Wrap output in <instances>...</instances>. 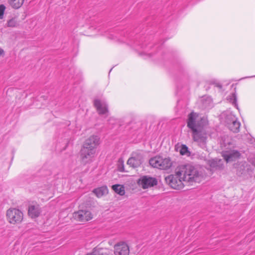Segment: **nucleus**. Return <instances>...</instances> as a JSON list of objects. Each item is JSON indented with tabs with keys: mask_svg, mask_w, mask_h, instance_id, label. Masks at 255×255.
Segmentation results:
<instances>
[{
	"mask_svg": "<svg viewBox=\"0 0 255 255\" xmlns=\"http://www.w3.org/2000/svg\"><path fill=\"white\" fill-rule=\"evenodd\" d=\"M252 77H255V76H250V77H245V78H243L241 79H245V78H252Z\"/></svg>",
	"mask_w": 255,
	"mask_h": 255,
	"instance_id": "obj_35",
	"label": "nucleus"
},
{
	"mask_svg": "<svg viewBox=\"0 0 255 255\" xmlns=\"http://www.w3.org/2000/svg\"><path fill=\"white\" fill-rule=\"evenodd\" d=\"M211 170L220 169L223 167V162L221 159L217 158L209 160L207 162Z\"/></svg>",
	"mask_w": 255,
	"mask_h": 255,
	"instance_id": "obj_15",
	"label": "nucleus"
},
{
	"mask_svg": "<svg viewBox=\"0 0 255 255\" xmlns=\"http://www.w3.org/2000/svg\"><path fill=\"white\" fill-rule=\"evenodd\" d=\"M228 143V144H230V143H231L230 141H228V140L226 141L225 139H223V143Z\"/></svg>",
	"mask_w": 255,
	"mask_h": 255,
	"instance_id": "obj_33",
	"label": "nucleus"
},
{
	"mask_svg": "<svg viewBox=\"0 0 255 255\" xmlns=\"http://www.w3.org/2000/svg\"><path fill=\"white\" fill-rule=\"evenodd\" d=\"M180 153L181 155H188L189 152L188 151V147L185 144H181Z\"/></svg>",
	"mask_w": 255,
	"mask_h": 255,
	"instance_id": "obj_28",
	"label": "nucleus"
},
{
	"mask_svg": "<svg viewBox=\"0 0 255 255\" xmlns=\"http://www.w3.org/2000/svg\"><path fill=\"white\" fill-rule=\"evenodd\" d=\"M242 139L245 142L249 143H255V138L249 133L245 134L243 136Z\"/></svg>",
	"mask_w": 255,
	"mask_h": 255,
	"instance_id": "obj_25",
	"label": "nucleus"
},
{
	"mask_svg": "<svg viewBox=\"0 0 255 255\" xmlns=\"http://www.w3.org/2000/svg\"><path fill=\"white\" fill-rule=\"evenodd\" d=\"M221 117L222 119H225V122L227 125L237 119L235 116L232 113L229 111L223 113L221 115Z\"/></svg>",
	"mask_w": 255,
	"mask_h": 255,
	"instance_id": "obj_17",
	"label": "nucleus"
},
{
	"mask_svg": "<svg viewBox=\"0 0 255 255\" xmlns=\"http://www.w3.org/2000/svg\"><path fill=\"white\" fill-rule=\"evenodd\" d=\"M40 213L41 210L38 205H31L29 207L28 214L32 218L38 217Z\"/></svg>",
	"mask_w": 255,
	"mask_h": 255,
	"instance_id": "obj_16",
	"label": "nucleus"
},
{
	"mask_svg": "<svg viewBox=\"0 0 255 255\" xmlns=\"http://www.w3.org/2000/svg\"><path fill=\"white\" fill-rule=\"evenodd\" d=\"M100 137L99 135H93L90 136L86 141L85 143H99Z\"/></svg>",
	"mask_w": 255,
	"mask_h": 255,
	"instance_id": "obj_24",
	"label": "nucleus"
},
{
	"mask_svg": "<svg viewBox=\"0 0 255 255\" xmlns=\"http://www.w3.org/2000/svg\"><path fill=\"white\" fill-rule=\"evenodd\" d=\"M227 101L231 103L236 108L239 110L238 104L237 103V96L236 93H232L227 97Z\"/></svg>",
	"mask_w": 255,
	"mask_h": 255,
	"instance_id": "obj_20",
	"label": "nucleus"
},
{
	"mask_svg": "<svg viewBox=\"0 0 255 255\" xmlns=\"http://www.w3.org/2000/svg\"><path fill=\"white\" fill-rule=\"evenodd\" d=\"M5 6L3 4H1V19L3 18V16L4 13Z\"/></svg>",
	"mask_w": 255,
	"mask_h": 255,
	"instance_id": "obj_32",
	"label": "nucleus"
},
{
	"mask_svg": "<svg viewBox=\"0 0 255 255\" xmlns=\"http://www.w3.org/2000/svg\"><path fill=\"white\" fill-rule=\"evenodd\" d=\"M149 162L150 165L152 167L163 170L169 169L172 164L169 158H163L160 156H156L151 158Z\"/></svg>",
	"mask_w": 255,
	"mask_h": 255,
	"instance_id": "obj_3",
	"label": "nucleus"
},
{
	"mask_svg": "<svg viewBox=\"0 0 255 255\" xmlns=\"http://www.w3.org/2000/svg\"><path fill=\"white\" fill-rule=\"evenodd\" d=\"M95 152L96 148L93 144H85L81 150L82 162L86 164L92 162Z\"/></svg>",
	"mask_w": 255,
	"mask_h": 255,
	"instance_id": "obj_5",
	"label": "nucleus"
},
{
	"mask_svg": "<svg viewBox=\"0 0 255 255\" xmlns=\"http://www.w3.org/2000/svg\"><path fill=\"white\" fill-rule=\"evenodd\" d=\"M202 119L195 113L192 112L188 115L187 126L193 132L195 141L206 142L207 134L203 131Z\"/></svg>",
	"mask_w": 255,
	"mask_h": 255,
	"instance_id": "obj_1",
	"label": "nucleus"
},
{
	"mask_svg": "<svg viewBox=\"0 0 255 255\" xmlns=\"http://www.w3.org/2000/svg\"><path fill=\"white\" fill-rule=\"evenodd\" d=\"M248 160L251 164L255 166V154L250 155Z\"/></svg>",
	"mask_w": 255,
	"mask_h": 255,
	"instance_id": "obj_29",
	"label": "nucleus"
},
{
	"mask_svg": "<svg viewBox=\"0 0 255 255\" xmlns=\"http://www.w3.org/2000/svg\"><path fill=\"white\" fill-rule=\"evenodd\" d=\"M115 255H128L129 248L128 245L124 242H121L115 245Z\"/></svg>",
	"mask_w": 255,
	"mask_h": 255,
	"instance_id": "obj_12",
	"label": "nucleus"
},
{
	"mask_svg": "<svg viewBox=\"0 0 255 255\" xmlns=\"http://www.w3.org/2000/svg\"><path fill=\"white\" fill-rule=\"evenodd\" d=\"M74 70V68H72V69H70V71H73Z\"/></svg>",
	"mask_w": 255,
	"mask_h": 255,
	"instance_id": "obj_38",
	"label": "nucleus"
},
{
	"mask_svg": "<svg viewBox=\"0 0 255 255\" xmlns=\"http://www.w3.org/2000/svg\"><path fill=\"white\" fill-rule=\"evenodd\" d=\"M0 53H1V56L2 55L4 54V51L2 49H1Z\"/></svg>",
	"mask_w": 255,
	"mask_h": 255,
	"instance_id": "obj_37",
	"label": "nucleus"
},
{
	"mask_svg": "<svg viewBox=\"0 0 255 255\" xmlns=\"http://www.w3.org/2000/svg\"><path fill=\"white\" fill-rule=\"evenodd\" d=\"M73 217L79 222H87L92 219V215L89 211L82 210L74 212Z\"/></svg>",
	"mask_w": 255,
	"mask_h": 255,
	"instance_id": "obj_9",
	"label": "nucleus"
},
{
	"mask_svg": "<svg viewBox=\"0 0 255 255\" xmlns=\"http://www.w3.org/2000/svg\"><path fill=\"white\" fill-rule=\"evenodd\" d=\"M229 129L234 132H238L241 126V123L236 119L227 125Z\"/></svg>",
	"mask_w": 255,
	"mask_h": 255,
	"instance_id": "obj_19",
	"label": "nucleus"
},
{
	"mask_svg": "<svg viewBox=\"0 0 255 255\" xmlns=\"http://www.w3.org/2000/svg\"><path fill=\"white\" fill-rule=\"evenodd\" d=\"M201 108L205 110H209L214 106L213 100L210 96H204L199 101Z\"/></svg>",
	"mask_w": 255,
	"mask_h": 255,
	"instance_id": "obj_13",
	"label": "nucleus"
},
{
	"mask_svg": "<svg viewBox=\"0 0 255 255\" xmlns=\"http://www.w3.org/2000/svg\"><path fill=\"white\" fill-rule=\"evenodd\" d=\"M93 192L99 198L108 194V189L106 186H103L95 189Z\"/></svg>",
	"mask_w": 255,
	"mask_h": 255,
	"instance_id": "obj_18",
	"label": "nucleus"
},
{
	"mask_svg": "<svg viewBox=\"0 0 255 255\" xmlns=\"http://www.w3.org/2000/svg\"><path fill=\"white\" fill-rule=\"evenodd\" d=\"M142 141H148L146 139V135L143 134H139L137 135L136 141L134 143H137Z\"/></svg>",
	"mask_w": 255,
	"mask_h": 255,
	"instance_id": "obj_26",
	"label": "nucleus"
},
{
	"mask_svg": "<svg viewBox=\"0 0 255 255\" xmlns=\"http://www.w3.org/2000/svg\"><path fill=\"white\" fill-rule=\"evenodd\" d=\"M112 189L117 194L124 195L125 193V187L120 184H115L112 186Z\"/></svg>",
	"mask_w": 255,
	"mask_h": 255,
	"instance_id": "obj_22",
	"label": "nucleus"
},
{
	"mask_svg": "<svg viewBox=\"0 0 255 255\" xmlns=\"http://www.w3.org/2000/svg\"><path fill=\"white\" fill-rule=\"evenodd\" d=\"M6 217L8 221L10 224H19L22 221L23 215L19 209L10 208L7 211Z\"/></svg>",
	"mask_w": 255,
	"mask_h": 255,
	"instance_id": "obj_6",
	"label": "nucleus"
},
{
	"mask_svg": "<svg viewBox=\"0 0 255 255\" xmlns=\"http://www.w3.org/2000/svg\"><path fill=\"white\" fill-rule=\"evenodd\" d=\"M142 159V155L140 152H134L132 156L128 159L127 163L133 168L137 167L141 164Z\"/></svg>",
	"mask_w": 255,
	"mask_h": 255,
	"instance_id": "obj_10",
	"label": "nucleus"
},
{
	"mask_svg": "<svg viewBox=\"0 0 255 255\" xmlns=\"http://www.w3.org/2000/svg\"><path fill=\"white\" fill-rule=\"evenodd\" d=\"M179 66L181 68H183V69L184 68V65L181 63L180 64Z\"/></svg>",
	"mask_w": 255,
	"mask_h": 255,
	"instance_id": "obj_36",
	"label": "nucleus"
},
{
	"mask_svg": "<svg viewBox=\"0 0 255 255\" xmlns=\"http://www.w3.org/2000/svg\"><path fill=\"white\" fill-rule=\"evenodd\" d=\"M161 44H155L153 47H152L150 44H148V45H146V44H144L143 43L139 44V46L141 49H143L142 51L141 52V54L147 55L149 56H151L152 55L151 52H149V50L150 48H151V47L153 49H158V48L161 47Z\"/></svg>",
	"mask_w": 255,
	"mask_h": 255,
	"instance_id": "obj_14",
	"label": "nucleus"
},
{
	"mask_svg": "<svg viewBox=\"0 0 255 255\" xmlns=\"http://www.w3.org/2000/svg\"><path fill=\"white\" fill-rule=\"evenodd\" d=\"M94 105L97 112L100 115H107L108 107L107 103L103 100L96 99L94 101Z\"/></svg>",
	"mask_w": 255,
	"mask_h": 255,
	"instance_id": "obj_11",
	"label": "nucleus"
},
{
	"mask_svg": "<svg viewBox=\"0 0 255 255\" xmlns=\"http://www.w3.org/2000/svg\"><path fill=\"white\" fill-rule=\"evenodd\" d=\"M182 180L185 183H192L199 182L200 176L199 172L194 166L191 164H186L181 167L179 170Z\"/></svg>",
	"mask_w": 255,
	"mask_h": 255,
	"instance_id": "obj_2",
	"label": "nucleus"
},
{
	"mask_svg": "<svg viewBox=\"0 0 255 255\" xmlns=\"http://www.w3.org/2000/svg\"><path fill=\"white\" fill-rule=\"evenodd\" d=\"M24 0H8L9 5L14 9H18L22 4Z\"/></svg>",
	"mask_w": 255,
	"mask_h": 255,
	"instance_id": "obj_21",
	"label": "nucleus"
},
{
	"mask_svg": "<svg viewBox=\"0 0 255 255\" xmlns=\"http://www.w3.org/2000/svg\"><path fill=\"white\" fill-rule=\"evenodd\" d=\"M226 148L227 150L223 149L221 152L227 162L235 161L240 157L241 154L238 151Z\"/></svg>",
	"mask_w": 255,
	"mask_h": 255,
	"instance_id": "obj_8",
	"label": "nucleus"
},
{
	"mask_svg": "<svg viewBox=\"0 0 255 255\" xmlns=\"http://www.w3.org/2000/svg\"><path fill=\"white\" fill-rule=\"evenodd\" d=\"M118 170L120 172H124L125 171L124 165V163L123 162L119 163Z\"/></svg>",
	"mask_w": 255,
	"mask_h": 255,
	"instance_id": "obj_31",
	"label": "nucleus"
},
{
	"mask_svg": "<svg viewBox=\"0 0 255 255\" xmlns=\"http://www.w3.org/2000/svg\"><path fill=\"white\" fill-rule=\"evenodd\" d=\"M166 182L172 188L181 189L184 187V181L182 180L181 173L178 170L174 174L170 175L165 178Z\"/></svg>",
	"mask_w": 255,
	"mask_h": 255,
	"instance_id": "obj_4",
	"label": "nucleus"
},
{
	"mask_svg": "<svg viewBox=\"0 0 255 255\" xmlns=\"http://www.w3.org/2000/svg\"><path fill=\"white\" fill-rule=\"evenodd\" d=\"M6 24L8 27H15L18 25V22L14 17L9 19L7 21Z\"/></svg>",
	"mask_w": 255,
	"mask_h": 255,
	"instance_id": "obj_27",
	"label": "nucleus"
},
{
	"mask_svg": "<svg viewBox=\"0 0 255 255\" xmlns=\"http://www.w3.org/2000/svg\"><path fill=\"white\" fill-rule=\"evenodd\" d=\"M219 87L221 88V85H218V86Z\"/></svg>",
	"mask_w": 255,
	"mask_h": 255,
	"instance_id": "obj_39",
	"label": "nucleus"
},
{
	"mask_svg": "<svg viewBox=\"0 0 255 255\" xmlns=\"http://www.w3.org/2000/svg\"><path fill=\"white\" fill-rule=\"evenodd\" d=\"M230 144H221V147L222 148H223V147L224 148H225L227 145H229Z\"/></svg>",
	"mask_w": 255,
	"mask_h": 255,
	"instance_id": "obj_34",
	"label": "nucleus"
},
{
	"mask_svg": "<svg viewBox=\"0 0 255 255\" xmlns=\"http://www.w3.org/2000/svg\"><path fill=\"white\" fill-rule=\"evenodd\" d=\"M119 120L117 119L111 117L108 121V124L109 125V128L113 129L119 127Z\"/></svg>",
	"mask_w": 255,
	"mask_h": 255,
	"instance_id": "obj_23",
	"label": "nucleus"
},
{
	"mask_svg": "<svg viewBox=\"0 0 255 255\" xmlns=\"http://www.w3.org/2000/svg\"><path fill=\"white\" fill-rule=\"evenodd\" d=\"M100 251L101 250H99V249H95L92 253L87 254L86 255H100Z\"/></svg>",
	"mask_w": 255,
	"mask_h": 255,
	"instance_id": "obj_30",
	"label": "nucleus"
},
{
	"mask_svg": "<svg viewBox=\"0 0 255 255\" xmlns=\"http://www.w3.org/2000/svg\"><path fill=\"white\" fill-rule=\"evenodd\" d=\"M157 183L156 178L148 175L141 176L137 180L138 185L143 189L155 186Z\"/></svg>",
	"mask_w": 255,
	"mask_h": 255,
	"instance_id": "obj_7",
	"label": "nucleus"
}]
</instances>
